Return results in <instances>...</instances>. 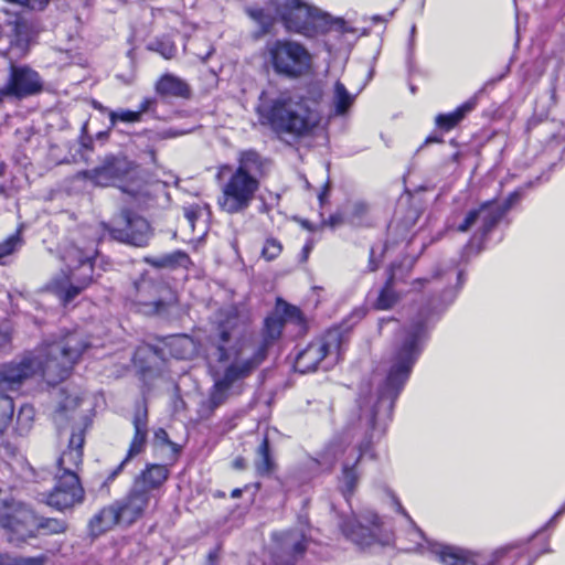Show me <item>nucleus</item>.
Here are the masks:
<instances>
[{
	"label": "nucleus",
	"mask_w": 565,
	"mask_h": 565,
	"mask_svg": "<svg viewBox=\"0 0 565 565\" xmlns=\"http://www.w3.org/2000/svg\"><path fill=\"white\" fill-rule=\"evenodd\" d=\"M84 433H73L67 449H65L56 461V473H77L83 461Z\"/></svg>",
	"instance_id": "obj_22"
},
{
	"label": "nucleus",
	"mask_w": 565,
	"mask_h": 565,
	"mask_svg": "<svg viewBox=\"0 0 565 565\" xmlns=\"http://www.w3.org/2000/svg\"><path fill=\"white\" fill-rule=\"evenodd\" d=\"M247 15L254 20L260 28V33H268L274 25L273 15L263 8L249 7L246 8Z\"/></svg>",
	"instance_id": "obj_35"
},
{
	"label": "nucleus",
	"mask_w": 565,
	"mask_h": 565,
	"mask_svg": "<svg viewBox=\"0 0 565 565\" xmlns=\"http://www.w3.org/2000/svg\"><path fill=\"white\" fill-rule=\"evenodd\" d=\"M415 31H416V28H415V25H413V26H412V30H411V34H412V36H414Z\"/></svg>",
	"instance_id": "obj_62"
},
{
	"label": "nucleus",
	"mask_w": 565,
	"mask_h": 565,
	"mask_svg": "<svg viewBox=\"0 0 565 565\" xmlns=\"http://www.w3.org/2000/svg\"><path fill=\"white\" fill-rule=\"evenodd\" d=\"M340 527L348 540L362 548L375 544L385 545L391 540L381 518L371 510H364L359 515L344 520Z\"/></svg>",
	"instance_id": "obj_13"
},
{
	"label": "nucleus",
	"mask_w": 565,
	"mask_h": 565,
	"mask_svg": "<svg viewBox=\"0 0 565 565\" xmlns=\"http://www.w3.org/2000/svg\"><path fill=\"white\" fill-rule=\"evenodd\" d=\"M397 297L391 286V279L386 282V285L382 288L379 298L376 300V308L381 310H387L394 306Z\"/></svg>",
	"instance_id": "obj_39"
},
{
	"label": "nucleus",
	"mask_w": 565,
	"mask_h": 565,
	"mask_svg": "<svg viewBox=\"0 0 565 565\" xmlns=\"http://www.w3.org/2000/svg\"><path fill=\"white\" fill-rule=\"evenodd\" d=\"M108 115H109L110 128L115 127L118 121L139 122L141 120L139 118V113H136V110H129V109L109 110Z\"/></svg>",
	"instance_id": "obj_40"
},
{
	"label": "nucleus",
	"mask_w": 565,
	"mask_h": 565,
	"mask_svg": "<svg viewBox=\"0 0 565 565\" xmlns=\"http://www.w3.org/2000/svg\"><path fill=\"white\" fill-rule=\"evenodd\" d=\"M268 161L264 159L255 150H245L241 152L238 158V166L234 171H242L243 174L258 178L265 173Z\"/></svg>",
	"instance_id": "obj_26"
},
{
	"label": "nucleus",
	"mask_w": 565,
	"mask_h": 565,
	"mask_svg": "<svg viewBox=\"0 0 565 565\" xmlns=\"http://www.w3.org/2000/svg\"><path fill=\"white\" fill-rule=\"evenodd\" d=\"M256 111L262 125L277 135L305 137L320 122V114L305 98H295L288 92H263Z\"/></svg>",
	"instance_id": "obj_4"
},
{
	"label": "nucleus",
	"mask_w": 565,
	"mask_h": 565,
	"mask_svg": "<svg viewBox=\"0 0 565 565\" xmlns=\"http://www.w3.org/2000/svg\"><path fill=\"white\" fill-rule=\"evenodd\" d=\"M310 252V246L309 245H306L303 247V254H305V257H307L308 253Z\"/></svg>",
	"instance_id": "obj_59"
},
{
	"label": "nucleus",
	"mask_w": 565,
	"mask_h": 565,
	"mask_svg": "<svg viewBox=\"0 0 565 565\" xmlns=\"http://www.w3.org/2000/svg\"><path fill=\"white\" fill-rule=\"evenodd\" d=\"M154 443L161 446H169L174 454H178L180 450V447L170 440L168 433L163 428H158L154 431Z\"/></svg>",
	"instance_id": "obj_44"
},
{
	"label": "nucleus",
	"mask_w": 565,
	"mask_h": 565,
	"mask_svg": "<svg viewBox=\"0 0 565 565\" xmlns=\"http://www.w3.org/2000/svg\"><path fill=\"white\" fill-rule=\"evenodd\" d=\"M265 60L274 73L282 78L298 79L310 73L312 55L300 42L290 39L268 41Z\"/></svg>",
	"instance_id": "obj_10"
},
{
	"label": "nucleus",
	"mask_w": 565,
	"mask_h": 565,
	"mask_svg": "<svg viewBox=\"0 0 565 565\" xmlns=\"http://www.w3.org/2000/svg\"><path fill=\"white\" fill-rule=\"evenodd\" d=\"M367 209L366 203L362 201L354 202L351 206L352 222H354V218H361L367 212Z\"/></svg>",
	"instance_id": "obj_46"
},
{
	"label": "nucleus",
	"mask_w": 565,
	"mask_h": 565,
	"mask_svg": "<svg viewBox=\"0 0 565 565\" xmlns=\"http://www.w3.org/2000/svg\"><path fill=\"white\" fill-rule=\"evenodd\" d=\"M107 230L114 239L136 247L148 245L152 237L149 222L129 210L121 211Z\"/></svg>",
	"instance_id": "obj_15"
},
{
	"label": "nucleus",
	"mask_w": 565,
	"mask_h": 565,
	"mask_svg": "<svg viewBox=\"0 0 565 565\" xmlns=\"http://www.w3.org/2000/svg\"><path fill=\"white\" fill-rule=\"evenodd\" d=\"M274 460L269 452V440L264 437L257 449L256 471L259 476H268L274 469Z\"/></svg>",
	"instance_id": "obj_34"
},
{
	"label": "nucleus",
	"mask_w": 565,
	"mask_h": 565,
	"mask_svg": "<svg viewBox=\"0 0 565 565\" xmlns=\"http://www.w3.org/2000/svg\"><path fill=\"white\" fill-rule=\"evenodd\" d=\"M184 215H185L186 220L189 221V223L191 225H193L194 218H195V212L192 210H185Z\"/></svg>",
	"instance_id": "obj_53"
},
{
	"label": "nucleus",
	"mask_w": 565,
	"mask_h": 565,
	"mask_svg": "<svg viewBox=\"0 0 565 565\" xmlns=\"http://www.w3.org/2000/svg\"><path fill=\"white\" fill-rule=\"evenodd\" d=\"M13 413L14 404L12 397L0 394V425L7 428L12 420Z\"/></svg>",
	"instance_id": "obj_41"
},
{
	"label": "nucleus",
	"mask_w": 565,
	"mask_h": 565,
	"mask_svg": "<svg viewBox=\"0 0 565 565\" xmlns=\"http://www.w3.org/2000/svg\"><path fill=\"white\" fill-rule=\"evenodd\" d=\"M330 221H331L332 225H335V224H337L335 216H331V217H330Z\"/></svg>",
	"instance_id": "obj_61"
},
{
	"label": "nucleus",
	"mask_w": 565,
	"mask_h": 565,
	"mask_svg": "<svg viewBox=\"0 0 565 565\" xmlns=\"http://www.w3.org/2000/svg\"><path fill=\"white\" fill-rule=\"evenodd\" d=\"M352 316H353L354 318H356V320H360V319H362V318H363V316H364V310H363V309H358V310H355V311L352 313Z\"/></svg>",
	"instance_id": "obj_56"
},
{
	"label": "nucleus",
	"mask_w": 565,
	"mask_h": 565,
	"mask_svg": "<svg viewBox=\"0 0 565 565\" xmlns=\"http://www.w3.org/2000/svg\"><path fill=\"white\" fill-rule=\"evenodd\" d=\"M565 513V503L558 509V511L552 516V519L547 522L546 526L555 522V520Z\"/></svg>",
	"instance_id": "obj_50"
},
{
	"label": "nucleus",
	"mask_w": 565,
	"mask_h": 565,
	"mask_svg": "<svg viewBox=\"0 0 565 565\" xmlns=\"http://www.w3.org/2000/svg\"><path fill=\"white\" fill-rule=\"evenodd\" d=\"M82 398L75 395H67L60 402L53 419L57 427H63L68 420H75L77 417V407L81 405Z\"/></svg>",
	"instance_id": "obj_29"
},
{
	"label": "nucleus",
	"mask_w": 565,
	"mask_h": 565,
	"mask_svg": "<svg viewBox=\"0 0 565 565\" xmlns=\"http://www.w3.org/2000/svg\"><path fill=\"white\" fill-rule=\"evenodd\" d=\"M282 250L281 243L273 237L265 241L262 248V257L268 262L276 259Z\"/></svg>",
	"instance_id": "obj_42"
},
{
	"label": "nucleus",
	"mask_w": 565,
	"mask_h": 565,
	"mask_svg": "<svg viewBox=\"0 0 565 565\" xmlns=\"http://www.w3.org/2000/svg\"><path fill=\"white\" fill-rule=\"evenodd\" d=\"M233 467L235 469H244L245 468V460H244V458H242V457L236 458L233 461Z\"/></svg>",
	"instance_id": "obj_52"
},
{
	"label": "nucleus",
	"mask_w": 565,
	"mask_h": 565,
	"mask_svg": "<svg viewBox=\"0 0 565 565\" xmlns=\"http://www.w3.org/2000/svg\"><path fill=\"white\" fill-rule=\"evenodd\" d=\"M90 180L95 185L108 186L118 184L122 192L136 200L147 195L146 184L138 177L137 166L121 156H107L100 167L78 173Z\"/></svg>",
	"instance_id": "obj_9"
},
{
	"label": "nucleus",
	"mask_w": 565,
	"mask_h": 565,
	"mask_svg": "<svg viewBox=\"0 0 565 565\" xmlns=\"http://www.w3.org/2000/svg\"><path fill=\"white\" fill-rule=\"evenodd\" d=\"M0 526L8 532L12 543L36 536L35 514L24 507L0 511Z\"/></svg>",
	"instance_id": "obj_18"
},
{
	"label": "nucleus",
	"mask_w": 565,
	"mask_h": 565,
	"mask_svg": "<svg viewBox=\"0 0 565 565\" xmlns=\"http://www.w3.org/2000/svg\"><path fill=\"white\" fill-rule=\"evenodd\" d=\"M371 441L367 438L363 440H349L348 437H341L330 443L320 454L319 459L312 461L320 467L331 468L335 461H342L341 475L338 478L339 489L347 501L355 492L361 472L358 465L362 457L370 451Z\"/></svg>",
	"instance_id": "obj_7"
},
{
	"label": "nucleus",
	"mask_w": 565,
	"mask_h": 565,
	"mask_svg": "<svg viewBox=\"0 0 565 565\" xmlns=\"http://www.w3.org/2000/svg\"><path fill=\"white\" fill-rule=\"evenodd\" d=\"M167 345L170 354L178 360L191 359L196 352L195 342L188 335H173Z\"/></svg>",
	"instance_id": "obj_31"
},
{
	"label": "nucleus",
	"mask_w": 565,
	"mask_h": 565,
	"mask_svg": "<svg viewBox=\"0 0 565 565\" xmlns=\"http://www.w3.org/2000/svg\"><path fill=\"white\" fill-rule=\"evenodd\" d=\"M339 350V332L330 331L326 337L312 341L298 352L295 360V370L299 373H309L320 364L328 370L335 361Z\"/></svg>",
	"instance_id": "obj_14"
},
{
	"label": "nucleus",
	"mask_w": 565,
	"mask_h": 565,
	"mask_svg": "<svg viewBox=\"0 0 565 565\" xmlns=\"http://www.w3.org/2000/svg\"><path fill=\"white\" fill-rule=\"evenodd\" d=\"M276 14L290 33L312 39L332 29H341L343 21L333 19L327 12L303 0H273Z\"/></svg>",
	"instance_id": "obj_5"
},
{
	"label": "nucleus",
	"mask_w": 565,
	"mask_h": 565,
	"mask_svg": "<svg viewBox=\"0 0 565 565\" xmlns=\"http://www.w3.org/2000/svg\"><path fill=\"white\" fill-rule=\"evenodd\" d=\"M97 344L79 331H71L49 342L20 361L0 369V391L17 390L23 381L41 373L49 384L66 379L79 358Z\"/></svg>",
	"instance_id": "obj_3"
},
{
	"label": "nucleus",
	"mask_w": 565,
	"mask_h": 565,
	"mask_svg": "<svg viewBox=\"0 0 565 565\" xmlns=\"http://www.w3.org/2000/svg\"><path fill=\"white\" fill-rule=\"evenodd\" d=\"M207 557H209V563H210L209 565H215V561H216V558H217V551H216V550L211 551V552L209 553V556H207Z\"/></svg>",
	"instance_id": "obj_54"
},
{
	"label": "nucleus",
	"mask_w": 565,
	"mask_h": 565,
	"mask_svg": "<svg viewBox=\"0 0 565 565\" xmlns=\"http://www.w3.org/2000/svg\"><path fill=\"white\" fill-rule=\"evenodd\" d=\"M391 499L395 511L401 513L412 527L408 535L413 545L408 547L409 551L431 556L444 565H500V559L510 550L509 546L498 548L488 561L479 562L466 550L427 539L403 508L398 498L392 494Z\"/></svg>",
	"instance_id": "obj_6"
},
{
	"label": "nucleus",
	"mask_w": 565,
	"mask_h": 565,
	"mask_svg": "<svg viewBox=\"0 0 565 565\" xmlns=\"http://www.w3.org/2000/svg\"><path fill=\"white\" fill-rule=\"evenodd\" d=\"M35 524L36 534L42 533L46 535L65 533L68 527L65 520L38 515H35Z\"/></svg>",
	"instance_id": "obj_33"
},
{
	"label": "nucleus",
	"mask_w": 565,
	"mask_h": 565,
	"mask_svg": "<svg viewBox=\"0 0 565 565\" xmlns=\"http://www.w3.org/2000/svg\"><path fill=\"white\" fill-rule=\"evenodd\" d=\"M124 521V515L118 503L103 508L89 521V531L92 535H99L110 530L115 524Z\"/></svg>",
	"instance_id": "obj_24"
},
{
	"label": "nucleus",
	"mask_w": 565,
	"mask_h": 565,
	"mask_svg": "<svg viewBox=\"0 0 565 565\" xmlns=\"http://www.w3.org/2000/svg\"><path fill=\"white\" fill-rule=\"evenodd\" d=\"M273 561L275 565H296L308 547V533L303 529H291L273 534Z\"/></svg>",
	"instance_id": "obj_17"
},
{
	"label": "nucleus",
	"mask_w": 565,
	"mask_h": 565,
	"mask_svg": "<svg viewBox=\"0 0 565 565\" xmlns=\"http://www.w3.org/2000/svg\"><path fill=\"white\" fill-rule=\"evenodd\" d=\"M147 433L148 431H139L135 430L134 438L130 443L127 456L125 459L110 471L107 479L105 480L104 484L107 486L109 482L115 480V478L122 471L126 463L135 456L139 455L143 451L147 440Z\"/></svg>",
	"instance_id": "obj_30"
},
{
	"label": "nucleus",
	"mask_w": 565,
	"mask_h": 565,
	"mask_svg": "<svg viewBox=\"0 0 565 565\" xmlns=\"http://www.w3.org/2000/svg\"><path fill=\"white\" fill-rule=\"evenodd\" d=\"M156 105V100L153 98H145L136 113H139V118L141 119L142 114L149 111Z\"/></svg>",
	"instance_id": "obj_47"
},
{
	"label": "nucleus",
	"mask_w": 565,
	"mask_h": 565,
	"mask_svg": "<svg viewBox=\"0 0 565 565\" xmlns=\"http://www.w3.org/2000/svg\"><path fill=\"white\" fill-rule=\"evenodd\" d=\"M94 107L100 111L107 110L102 104L98 103H94Z\"/></svg>",
	"instance_id": "obj_58"
},
{
	"label": "nucleus",
	"mask_w": 565,
	"mask_h": 565,
	"mask_svg": "<svg viewBox=\"0 0 565 565\" xmlns=\"http://www.w3.org/2000/svg\"><path fill=\"white\" fill-rule=\"evenodd\" d=\"M168 477L169 469L166 466L152 463L147 466L141 475L135 479V482H141L143 489L151 492L152 490L161 487Z\"/></svg>",
	"instance_id": "obj_27"
},
{
	"label": "nucleus",
	"mask_w": 565,
	"mask_h": 565,
	"mask_svg": "<svg viewBox=\"0 0 565 565\" xmlns=\"http://www.w3.org/2000/svg\"><path fill=\"white\" fill-rule=\"evenodd\" d=\"M6 429L7 428L4 426L0 425V438L2 437Z\"/></svg>",
	"instance_id": "obj_60"
},
{
	"label": "nucleus",
	"mask_w": 565,
	"mask_h": 565,
	"mask_svg": "<svg viewBox=\"0 0 565 565\" xmlns=\"http://www.w3.org/2000/svg\"><path fill=\"white\" fill-rule=\"evenodd\" d=\"M458 157H459V153H458V152H457V153H455V154H454V160H456V161H457V160H458Z\"/></svg>",
	"instance_id": "obj_63"
},
{
	"label": "nucleus",
	"mask_w": 565,
	"mask_h": 565,
	"mask_svg": "<svg viewBox=\"0 0 565 565\" xmlns=\"http://www.w3.org/2000/svg\"><path fill=\"white\" fill-rule=\"evenodd\" d=\"M242 492H243V489H241V488H236V489H234V490L232 491L231 497H232L233 499H237V498H239V497L242 495Z\"/></svg>",
	"instance_id": "obj_55"
},
{
	"label": "nucleus",
	"mask_w": 565,
	"mask_h": 565,
	"mask_svg": "<svg viewBox=\"0 0 565 565\" xmlns=\"http://www.w3.org/2000/svg\"><path fill=\"white\" fill-rule=\"evenodd\" d=\"M150 498V492L143 489L141 482H134L128 495L117 502L124 515V522L131 523L139 518L148 507Z\"/></svg>",
	"instance_id": "obj_21"
},
{
	"label": "nucleus",
	"mask_w": 565,
	"mask_h": 565,
	"mask_svg": "<svg viewBox=\"0 0 565 565\" xmlns=\"http://www.w3.org/2000/svg\"><path fill=\"white\" fill-rule=\"evenodd\" d=\"M439 141H441V140L437 137H427L425 140V143L439 142Z\"/></svg>",
	"instance_id": "obj_57"
},
{
	"label": "nucleus",
	"mask_w": 565,
	"mask_h": 565,
	"mask_svg": "<svg viewBox=\"0 0 565 565\" xmlns=\"http://www.w3.org/2000/svg\"><path fill=\"white\" fill-rule=\"evenodd\" d=\"M565 513V503L558 509V511L552 516V519L547 522L546 526L555 522V520Z\"/></svg>",
	"instance_id": "obj_51"
},
{
	"label": "nucleus",
	"mask_w": 565,
	"mask_h": 565,
	"mask_svg": "<svg viewBox=\"0 0 565 565\" xmlns=\"http://www.w3.org/2000/svg\"><path fill=\"white\" fill-rule=\"evenodd\" d=\"M127 300L136 312L152 316L167 312L177 297L167 285L142 276L128 290Z\"/></svg>",
	"instance_id": "obj_11"
},
{
	"label": "nucleus",
	"mask_w": 565,
	"mask_h": 565,
	"mask_svg": "<svg viewBox=\"0 0 565 565\" xmlns=\"http://www.w3.org/2000/svg\"><path fill=\"white\" fill-rule=\"evenodd\" d=\"M477 105L476 98H471L457 107L454 111L448 114H439L436 117V125L440 129H444L446 131H449L454 127H456L465 117L467 114L472 111Z\"/></svg>",
	"instance_id": "obj_28"
},
{
	"label": "nucleus",
	"mask_w": 565,
	"mask_h": 565,
	"mask_svg": "<svg viewBox=\"0 0 565 565\" xmlns=\"http://www.w3.org/2000/svg\"><path fill=\"white\" fill-rule=\"evenodd\" d=\"M356 99V94L348 90L345 85L337 81L333 85L332 94L330 97L329 108L330 116L345 117L349 115Z\"/></svg>",
	"instance_id": "obj_23"
},
{
	"label": "nucleus",
	"mask_w": 565,
	"mask_h": 565,
	"mask_svg": "<svg viewBox=\"0 0 565 565\" xmlns=\"http://www.w3.org/2000/svg\"><path fill=\"white\" fill-rule=\"evenodd\" d=\"M521 191L516 190L503 203L488 201L479 209L471 210L458 225L459 232H467L480 224L481 236L487 235L504 216V214L521 199Z\"/></svg>",
	"instance_id": "obj_16"
},
{
	"label": "nucleus",
	"mask_w": 565,
	"mask_h": 565,
	"mask_svg": "<svg viewBox=\"0 0 565 565\" xmlns=\"http://www.w3.org/2000/svg\"><path fill=\"white\" fill-rule=\"evenodd\" d=\"M42 88L40 76L26 66H12L8 84L0 88V102L6 96L22 98L36 94Z\"/></svg>",
	"instance_id": "obj_20"
},
{
	"label": "nucleus",
	"mask_w": 565,
	"mask_h": 565,
	"mask_svg": "<svg viewBox=\"0 0 565 565\" xmlns=\"http://www.w3.org/2000/svg\"><path fill=\"white\" fill-rule=\"evenodd\" d=\"M147 262L156 268H186L191 263L189 255L182 250H174L159 257L147 258Z\"/></svg>",
	"instance_id": "obj_32"
},
{
	"label": "nucleus",
	"mask_w": 565,
	"mask_h": 565,
	"mask_svg": "<svg viewBox=\"0 0 565 565\" xmlns=\"http://www.w3.org/2000/svg\"><path fill=\"white\" fill-rule=\"evenodd\" d=\"M374 254H375V249L371 248L369 266H370V270H372V271L377 269V264L374 260Z\"/></svg>",
	"instance_id": "obj_49"
},
{
	"label": "nucleus",
	"mask_w": 565,
	"mask_h": 565,
	"mask_svg": "<svg viewBox=\"0 0 565 565\" xmlns=\"http://www.w3.org/2000/svg\"><path fill=\"white\" fill-rule=\"evenodd\" d=\"M285 319L275 312L264 321L259 338L249 331L245 320L230 313L218 323L212 338L215 364L211 365L213 385L209 392V408L214 411L228 399L241 396L247 380L266 361L268 351L280 338Z\"/></svg>",
	"instance_id": "obj_2"
},
{
	"label": "nucleus",
	"mask_w": 565,
	"mask_h": 565,
	"mask_svg": "<svg viewBox=\"0 0 565 565\" xmlns=\"http://www.w3.org/2000/svg\"><path fill=\"white\" fill-rule=\"evenodd\" d=\"M156 92L162 97L189 98L191 95L188 83L170 73L163 74L157 81Z\"/></svg>",
	"instance_id": "obj_25"
},
{
	"label": "nucleus",
	"mask_w": 565,
	"mask_h": 565,
	"mask_svg": "<svg viewBox=\"0 0 565 565\" xmlns=\"http://www.w3.org/2000/svg\"><path fill=\"white\" fill-rule=\"evenodd\" d=\"M259 186L258 178L233 171L222 186L218 205L228 214L243 213L253 203Z\"/></svg>",
	"instance_id": "obj_12"
},
{
	"label": "nucleus",
	"mask_w": 565,
	"mask_h": 565,
	"mask_svg": "<svg viewBox=\"0 0 565 565\" xmlns=\"http://www.w3.org/2000/svg\"><path fill=\"white\" fill-rule=\"evenodd\" d=\"M55 487L45 499L47 505L63 511L83 501L84 489L77 473L55 475Z\"/></svg>",
	"instance_id": "obj_19"
},
{
	"label": "nucleus",
	"mask_w": 565,
	"mask_h": 565,
	"mask_svg": "<svg viewBox=\"0 0 565 565\" xmlns=\"http://www.w3.org/2000/svg\"><path fill=\"white\" fill-rule=\"evenodd\" d=\"M132 424L135 430L148 431V413L146 408L135 414Z\"/></svg>",
	"instance_id": "obj_45"
},
{
	"label": "nucleus",
	"mask_w": 565,
	"mask_h": 565,
	"mask_svg": "<svg viewBox=\"0 0 565 565\" xmlns=\"http://www.w3.org/2000/svg\"><path fill=\"white\" fill-rule=\"evenodd\" d=\"M46 562L44 554L31 557L0 554V565H45Z\"/></svg>",
	"instance_id": "obj_36"
},
{
	"label": "nucleus",
	"mask_w": 565,
	"mask_h": 565,
	"mask_svg": "<svg viewBox=\"0 0 565 565\" xmlns=\"http://www.w3.org/2000/svg\"><path fill=\"white\" fill-rule=\"evenodd\" d=\"M35 416V411L33 406L29 404H24L20 407L18 416H17V424H18V430L19 434L23 435L26 434L33 423Z\"/></svg>",
	"instance_id": "obj_38"
},
{
	"label": "nucleus",
	"mask_w": 565,
	"mask_h": 565,
	"mask_svg": "<svg viewBox=\"0 0 565 565\" xmlns=\"http://www.w3.org/2000/svg\"><path fill=\"white\" fill-rule=\"evenodd\" d=\"M417 282L423 286L431 282L436 289L443 287L440 295L443 306L437 309L434 305L435 300H431L417 312L397 335L387 375L379 386L376 395L360 396L361 420L365 419L373 430L382 424L385 425L391 418L395 401L428 340L430 327L441 311L455 300L458 288L463 284V273L455 265L438 266L430 278H422Z\"/></svg>",
	"instance_id": "obj_1"
},
{
	"label": "nucleus",
	"mask_w": 565,
	"mask_h": 565,
	"mask_svg": "<svg viewBox=\"0 0 565 565\" xmlns=\"http://www.w3.org/2000/svg\"><path fill=\"white\" fill-rule=\"evenodd\" d=\"M148 50L160 54L166 60L174 57L177 53L175 44L168 38H160L151 41L148 44Z\"/></svg>",
	"instance_id": "obj_37"
},
{
	"label": "nucleus",
	"mask_w": 565,
	"mask_h": 565,
	"mask_svg": "<svg viewBox=\"0 0 565 565\" xmlns=\"http://www.w3.org/2000/svg\"><path fill=\"white\" fill-rule=\"evenodd\" d=\"M223 169H228V170H230L231 168H230L228 166H224V167L222 168V170H223Z\"/></svg>",
	"instance_id": "obj_64"
},
{
	"label": "nucleus",
	"mask_w": 565,
	"mask_h": 565,
	"mask_svg": "<svg viewBox=\"0 0 565 565\" xmlns=\"http://www.w3.org/2000/svg\"><path fill=\"white\" fill-rule=\"evenodd\" d=\"M97 255L95 247L79 248L68 246L62 256L67 271H62L52 279L49 289L52 290L64 305L70 303L93 281V260Z\"/></svg>",
	"instance_id": "obj_8"
},
{
	"label": "nucleus",
	"mask_w": 565,
	"mask_h": 565,
	"mask_svg": "<svg viewBox=\"0 0 565 565\" xmlns=\"http://www.w3.org/2000/svg\"><path fill=\"white\" fill-rule=\"evenodd\" d=\"M9 343H10L9 333L0 330V349L6 348Z\"/></svg>",
	"instance_id": "obj_48"
},
{
	"label": "nucleus",
	"mask_w": 565,
	"mask_h": 565,
	"mask_svg": "<svg viewBox=\"0 0 565 565\" xmlns=\"http://www.w3.org/2000/svg\"><path fill=\"white\" fill-rule=\"evenodd\" d=\"M280 309L282 310L281 317L285 319V321L295 320L299 323L302 321L301 311L297 307L288 305L286 302H278L277 311Z\"/></svg>",
	"instance_id": "obj_43"
}]
</instances>
